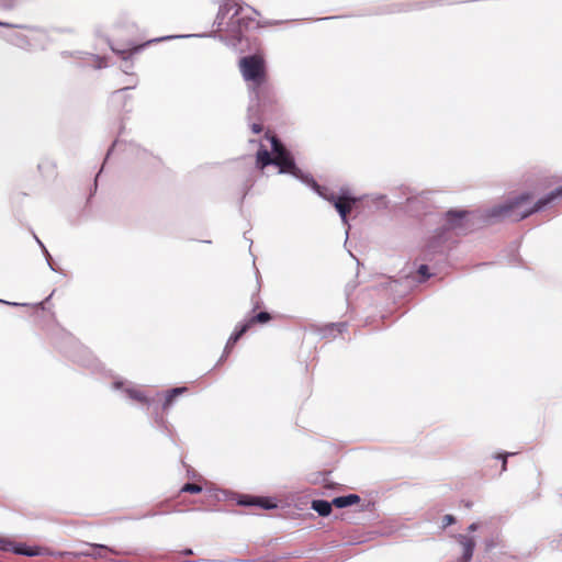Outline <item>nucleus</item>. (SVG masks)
Returning <instances> with one entry per match:
<instances>
[{
  "mask_svg": "<svg viewBox=\"0 0 562 562\" xmlns=\"http://www.w3.org/2000/svg\"><path fill=\"white\" fill-rule=\"evenodd\" d=\"M559 198H562V186L535 204H531L532 195L530 193H522L493 207L491 215L515 222L521 221Z\"/></svg>",
  "mask_w": 562,
  "mask_h": 562,
  "instance_id": "1",
  "label": "nucleus"
},
{
  "mask_svg": "<svg viewBox=\"0 0 562 562\" xmlns=\"http://www.w3.org/2000/svg\"><path fill=\"white\" fill-rule=\"evenodd\" d=\"M239 70L249 88L268 81L266 63L260 55H250L239 60Z\"/></svg>",
  "mask_w": 562,
  "mask_h": 562,
  "instance_id": "2",
  "label": "nucleus"
},
{
  "mask_svg": "<svg viewBox=\"0 0 562 562\" xmlns=\"http://www.w3.org/2000/svg\"><path fill=\"white\" fill-rule=\"evenodd\" d=\"M265 137L270 140L271 148L273 153V165L278 166L280 172L284 173H296V166L292 155L288 151V149L283 146L280 139L270 132L265 134Z\"/></svg>",
  "mask_w": 562,
  "mask_h": 562,
  "instance_id": "3",
  "label": "nucleus"
},
{
  "mask_svg": "<svg viewBox=\"0 0 562 562\" xmlns=\"http://www.w3.org/2000/svg\"><path fill=\"white\" fill-rule=\"evenodd\" d=\"M255 97L258 108L266 111L277 104L278 99L273 87L268 82H262L249 88Z\"/></svg>",
  "mask_w": 562,
  "mask_h": 562,
  "instance_id": "4",
  "label": "nucleus"
},
{
  "mask_svg": "<svg viewBox=\"0 0 562 562\" xmlns=\"http://www.w3.org/2000/svg\"><path fill=\"white\" fill-rule=\"evenodd\" d=\"M359 200L357 198L347 195V194H340L339 200H337L335 209L339 213L340 217L345 223H347V216L356 205V203Z\"/></svg>",
  "mask_w": 562,
  "mask_h": 562,
  "instance_id": "5",
  "label": "nucleus"
},
{
  "mask_svg": "<svg viewBox=\"0 0 562 562\" xmlns=\"http://www.w3.org/2000/svg\"><path fill=\"white\" fill-rule=\"evenodd\" d=\"M90 548H92V553H68L69 555H74L76 558H79V557H89V558H93V559H106V553L110 552V553H114V554H119L120 552L112 549V548H109L106 546H103V544H89ZM66 553H60V555H65Z\"/></svg>",
  "mask_w": 562,
  "mask_h": 562,
  "instance_id": "6",
  "label": "nucleus"
},
{
  "mask_svg": "<svg viewBox=\"0 0 562 562\" xmlns=\"http://www.w3.org/2000/svg\"><path fill=\"white\" fill-rule=\"evenodd\" d=\"M457 540L462 547V557L460 562H469L473 557V551L475 548L474 538L467 535H458Z\"/></svg>",
  "mask_w": 562,
  "mask_h": 562,
  "instance_id": "7",
  "label": "nucleus"
},
{
  "mask_svg": "<svg viewBox=\"0 0 562 562\" xmlns=\"http://www.w3.org/2000/svg\"><path fill=\"white\" fill-rule=\"evenodd\" d=\"M256 165L259 169H263L269 165H273V156L261 145L256 155Z\"/></svg>",
  "mask_w": 562,
  "mask_h": 562,
  "instance_id": "8",
  "label": "nucleus"
},
{
  "mask_svg": "<svg viewBox=\"0 0 562 562\" xmlns=\"http://www.w3.org/2000/svg\"><path fill=\"white\" fill-rule=\"evenodd\" d=\"M360 501V497L357 494H349L346 496H338L333 499L334 506L337 508H344L351 506Z\"/></svg>",
  "mask_w": 562,
  "mask_h": 562,
  "instance_id": "9",
  "label": "nucleus"
},
{
  "mask_svg": "<svg viewBox=\"0 0 562 562\" xmlns=\"http://www.w3.org/2000/svg\"><path fill=\"white\" fill-rule=\"evenodd\" d=\"M333 501L327 502L323 499H315L312 502V508L319 515V516H328L331 513V506Z\"/></svg>",
  "mask_w": 562,
  "mask_h": 562,
  "instance_id": "10",
  "label": "nucleus"
},
{
  "mask_svg": "<svg viewBox=\"0 0 562 562\" xmlns=\"http://www.w3.org/2000/svg\"><path fill=\"white\" fill-rule=\"evenodd\" d=\"M187 391H188V389L184 386L175 387V389H171L170 391H168L165 395V401L162 403V409L167 411L172 405L175 397L186 393Z\"/></svg>",
  "mask_w": 562,
  "mask_h": 562,
  "instance_id": "11",
  "label": "nucleus"
},
{
  "mask_svg": "<svg viewBox=\"0 0 562 562\" xmlns=\"http://www.w3.org/2000/svg\"><path fill=\"white\" fill-rule=\"evenodd\" d=\"M124 392L133 401L144 403V404H150L149 398L138 389L128 386V387L124 389Z\"/></svg>",
  "mask_w": 562,
  "mask_h": 562,
  "instance_id": "12",
  "label": "nucleus"
},
{
  "mask_svg": "<svg viewBox=\"0 0 562 562\" xmlns=\"http://www.w3.org/2000/svg\"><path fill=\"white\" fill-rule=\"evenodd\" d=\"M9 551L26 557H35L40 554L37 549L26 548L24 544H14L12 542Z\"/></svg>",
  "mask_w": 562,
  "mask_h": 562,
  "instance_id": "13",
  "label": "nucleus"
},
{
  "mask_svg": "<svg viewBox=\"0 0 562 562\" xmlns=\"http://www.w3.org/2000/svg\"><path fill=\"white\" fill-rule=\"evenodd\" d=\"M224 3L220 9L221 13H227L229 11H234V15H238L241 11V5L237 2V0H223Z\"/></svg>",
  "mask_w": 562,
  "mask_h": 562,
  "instance_id": "14",
  "label": "nucleus"
},
{
  "mask_svg": "<svg viewBox=\"0 0 562 562\" xmlns=\"http://www.w3.org/2000/svg\"><path fill=\"white\" fill-rule=\"evenodd\" d=\"M465 215V212H454L450 211L447 213V220L451 228H457L461 226L462 217Z\"/></svg>",
  "mask_w": 562,
  "mask_h": 562,
  "instance_id": "15",
  "label": "nucleus"
},
{
  "mask_svg": "<svg viewBox=\"0 0 562 562\" xmlns=\"http://www.w3.org/2000/svg\"><path fill=\"white\" fill-rule=\"evenodd\" d=\"M239 504L241 505H258L262 508H272L274 507V505L270 504L267 499H263V498H250V497H247L245 499H241L239 501Z\"/></svg>",
  "mask_w": 562,
  "mask_h": 562,
  "instance_id": "16",
  "label": "nucleus"
},
{
  "mask_svg": "<svg viewBox=\"0 0 562 562\" xmlns=\"http://www.w3.org/2000/svg\"><path fill=\"white\" fill-rule=\"evenodd\" d=\"M270 314L267 312H260L257 315L251 316L245 323H249V327L255 323H267L270 319Z\"/></svg>",
  "mask_w": 562,
  "mask_h": 562,
  "instance_id": "17",
  "label": "nucleus"
},
{
  "mask_svg": "<svg viewBox=\"0 0 562 562\" xmlns=\"http://www.w3.org/2000/svg\"><path fill=\"white\" fill-rule=\"evenodd\" d=\"M249 323H241L239 324L235 331L229 336V338L234 339L235 341H238L239 338L248 330Z\"/></svg>",
  "mask_w": 562,
  "mask_h": 562,
  "instance_id": "18",
  "label": "nucleus"
},
{
  "mask_svg": "<svg viewBox=\"0 0 562 562\" xmlns=\"http://www.w3.org/2000/svg\"><path fill=\"white\" fill-rule=\"evenodd\" d=\"M202 491V487L198 484L187 483L181 488V492H188V493H200Z\"/></svg>",
  "mask_w": 562,
  "mask_h": 562,
  "instance_id": "19",
  "label": "nucleus"
},
{
  "mask_svg": "<svg viewBox=\"0 0 562 562\" xmlns=\"http://www.w3.org/2000/svg\"><path fill=\"white\" fill-rule=\"evenodd\" d=\"M143 46H136L131 50H114L117 55H120L122 58L126 59L130 56L133 55V53L138 52Z\"/></svg>",
  "mask_w": 562,
  "mask_h": 562,
  "instance_id": "20",
  "label": "nucleus"
},
{
  "mask_svg": "<svg viewBox=\"0 0 562 562\" xmlns=\"http://www.w3.org/2000/svg\"><path fill=\"white\" fill-rule=\"evenodd\" d=\"M345 329H346L345 323L330 324L327 326V330H329L330 333H334V331L342 333Z\"/></svg>",
  "mask_w": 562,
  "mask_h": 562,
  "instance_id": "21",
  "label": "nucleus"
},
{
  "mask_svg": "<svg viewBox=\"0 0 562 562\" xmlns=\"http://www.w3.org/2000/svg\"><path fill=\"white\" fill-rule=\"evenodd\" d=\"M418 274L422 277V278H425V279H428L430 278L432 274L429 272V268L428 266L426 265H420L418 270H417Z\"/></svg>",
  "mask_w": 562,
  "mask_h": 562,
  "instance_id": "22",
  "label": "nucleus"
},
{
  "mask_svg": "<svg viewBox=\"0 0 562 562\" xmlns=\"http://www.w3.org/2000/svg\"><path fill=\"white\" fill-rule=\"evenodd\" d=\"M324 198L334 204V206H336V203H337V200H339L340 198V194H335V193H330V194H324Z\"/></svg>",
  "mask_w": 562,
  "mask_h": 562,
  "instance_id": "23",
  "label": "nucleus"
},
{
  "mask_svg": "<svg viewBox=\"0 0 562 562\" xmlns=\"http://www.w3.org/2000/svg\"><path fill=\"white\" fill-rule=\"evenodd\" d=\"M11 547V541L0 538V550L9 551Z\"/></svg>",
  "mask_w": 562,
  "mask_h": 562,
  "instance_id": "24",
  "label": "nucleus"
},
{
  "mask_svg": "<svg viewBox=\"0 0 562 562\" xmlns=\"http://www.w3.org/2000/svg\"><path fill=\"white\" fill-rule=\"evenodd\" d=\"M237 341H235L234 339L232 338H228L227 342H226V346H225V349H224V355H228L231 352V349L233 348V346L236 344Z\"/></svg>",
  "mask_w": 562,
  "mask_h": 562,
  "instance_id": "25",
  "label": "nucleus"
},
{
  "mask_svg": "<svg viewBox=\"0 0 562 562\" xmlns=\"http://www.w3.org/2000/svg\"><path fill=\"white\" fill-rule=\"evenodd\" d=\"M454 520H456V519H454V517H453L452 515H446V516L443 517V520H442V522H443V527H448V526H450L451 524H453V522H454Z\"/></svg>",
  "mask_w": 562,
  "mask_h": 562,
  "instance_id": "26",
  "label": "nucleus"
},
{
  "mask_svg": "<svg viewBox=\"0 0 562 562\" xmlns=\"http://www.w3.org/2000/svg\"><path fill=\"white\" fill-rule=\"evenodd\" d=\"M250 128H251L252 133L259 134L262 132L263 126L259 123H254V124H251Z\"/></svg>",
  "mask_w": 562,
  "mask_h": 562,
  "instance_id": "27",
  "label": "nucleus"
},
{
  "mask_svg": "<svg viewBox=\"0 0 562 562\" xmlns=\"http://www.w3.org/2000/svg\"><path fill=\"white\" fill-rule=\"evenodd\" d=\"M510 456V453H506L504 456H499V458L503 459V465H502V470L505 471L506 470V464H507V457Z\"/></svg>",
  "mask_w": 562,
  "mask_h": 562,
  "instance_id": "28",
  "label": "nucleus"
},
{
  "mask_svg": "<svg viewBox=\"0 0 562 562\" xmlns=\"http://www.w3.org/2000/svg\"><path fill=\"white\" fill-rule=\"evenodd\" d=\"M479 528V525L476 522H473L469 526L470 531H475Z\"/></svg>",
  "mask_w": 562,
  "mask_h": 562,
  "instance_id": "29",
  "label": "nucleus"
},
{
  "mask_svg": "<svg viewBox=\"0 0 562 562\" xmlns=\"http://www.w3.org/2000/svg\"><path fill=\"white\" fill-rule=\"evenodd\" d=\"M0 25H1V26H4V27H13V26H14V25H12V24L4 23V22H0Z\"/></svg>",
  "mask_w": 562,
  "mask_h": 562,
  "instance_id": "30",
  "label": "nucleus"
},
{
  "mask_svg": "<svg viewBox=\"0 0 562 562\" xmlns=\"http://www.w3.org/2000/svg\"><path fill=\"white\" fill-rule=\"evenodd\" d=\"M192 553H193V552H192V550H191V549H186V550L183 551V554H186V555H189V554H192Z\"/></svg>",
  "mask_w": 562,
  "mask_h": 562,
  "instance_id": "31",
  "label": "nucleus"
},
{
  "mask_svg": "<svg viewBox=\"0 0 562 562\" xmlns=\"http://www.w3.org/2000/svg\"><path fill=\"white\" fill-rule=\"evenodd\" d=\"M121 386H122V382H115L114 383V387L115 389H121Z\"/></svg>",
  "mask_w": 562,
  "mask_h": 562,
  "instance_id": "32",
  "label": "nucleus"
},
{
  "mask_svg": "<svg viewBox=\"0 0 562 562\" xmlns=\"http://www.w3.org/2000/svg\"><path fill=\"white\" fill-rule=\"evenodd\" d=\"M7 304H10V303H9V302H7ZM11 304H12V305H21L20 303H16V302H13V303H11ZM22 305H23V306H26V305H29V304H27V303H23Z\"/></svg>",
  "mask_w": 562,
  "mask_h": 562,
  "instance_id": "33",
  "label": "nucleus"
},
{
  "mask_svg": "<svg viewBox=\"0 0 562 562\" xmlns=\"http://www.w3.org/2000/svg\"><path fill=\"white\" fill-rule=\"evenodd\" d=\"M79 553H92V548H90V550L80 551Z\"/></svg>",
  "mask_w": 562,
  "mask_h": 562,
  "instance_id": "34",
  "label": "nucleus"
},
{
  "mask_svg": "<svg viewBox=\"0 0 562 562\" xmlns=\"http://www.w3.org/2000/svg\"><path fill=\"white\" fill-rule=\"evenodd\" d=\"M43 302L34 303L33 305H42Z\"/></svg>",
  "mask_w": 562,
  "mask_h": 562,
  "instance_id": "35",
  "label": "nucleus"
}]
</instances>
